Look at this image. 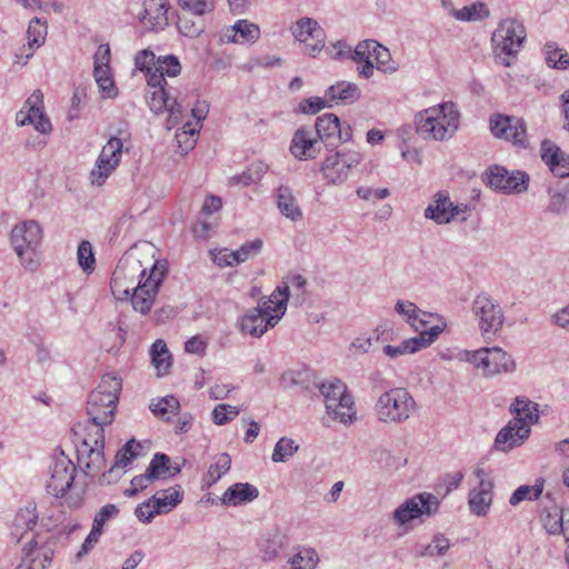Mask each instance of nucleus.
Segmentation results:
<instances>
[{"label": "nucleus", "mask_w": 569, "mask_h": 569, "mask_svg": "<svg viewBox=\"0 0 569 569\" xmlns=\"http://www.w3.org/2000/svg\"><path fill=\"white\" fill-rule=\"evenodd\" d=\"M395 310L399 315L406 317L407 320L410 322V325L415 328V330L420 329V326L418 325V322L421 326L425 325V319L420 318L419 316H420V313L422 316H426V312L420 311L413 302L398 300L395 306Z\"/></svg>", "instance_id": "obj_46"}, {"label": "nucleus", "mask_w": 569, "mask_h": 569, "mask_svg": "<svg viewBox=\"0 0 569 569\" xmlns=\"http://www.w3.org/2000/svg\"><path fill=\"white\" fill-rule=\"evenodd\" d=\"M119 515V509L113 503H107L96 513L92 527L103 531V526Z\"/></svg>", "instance_id": "obj_62"}, {"label": "nucleus", "mask_w": 569, "mask_h": 569, "mask_svg": "<svg viewBox=\"0 0 569 569\" xmlns=\"http://www.w3.org/2000/svg\"><path fill=\"white\" fill-rule=\"evenodd\" d=\"M200 17L180 16L177 23L179 32L188 38L199 37L204 31V23Z\"/></svg>", "instance_id": "obj_45"}, {"label": "nucleus", "mask_w": 569, "mask_h": 569, "mask_svg": "<svg viewBox=\"0 0 569 569\" xmlns=\"http://www.w3.org/2000/svg\"><path fill=\"white\" fill-rule=\"evenodd\" d=\"M239 415V409L234 406L221 403L214 407L212 420L218 426H223Z\"/></svg>", "instance_id": "obj_57"}, {"label": "nucleus", "mask_w": 569, "mask_h": 569, "mask_svg": "<svg viewBox=\"0 0 569 569\" xmlns=\"http://www.w3.org/2000/svg\"><path fill=\"white\" fill-rule=\"evenodd\" d=\"M38 522V513L36 505L29 503L24 508L18 510L12 522L11 536L17 542H20L24 533L32 530Z\"/></svg>", "instance_id": "obj_30"}, {"label": "nucleus", "mask_w": 569, "mask_h": 569, "mask_svg": "<svg viewBox=\"0 0 569 569\" xmlns=\"http://www.w3.org/2000/svg\"><path fill=\"white\" fill-rule=\"evenodd\" d=\"M180 407V403L178 399L173 396H166L163 398H159L156 401L153 400L149 408L152 411V413L157 417H161L166 420L169 418H166L167 413H176Z\"/></svg>", "instance_id": "obj_48"}, {"label": "nucleus", "mask_w": 569, "mask_h": 569, "mask_svg": "<svg viewBox=\"0 0 569 569\" xmlns=\"http://www.w3.org/2000/svg\"><path fill=\"white\" fill-rule=\"evenodd\" d=\"M458 127L459 111L452 102H443L416 114V132L425 140H448Z\"/></svg>", "instance_id": "obj_3"}, {"label": "nucleus", "mask_w": 569, "mask_h": 569, "mask_svg": "<svg viewBox=\"0 0 569 569\" xmlns=\"http://www.w3.org/2000/svg\"><path fill=\"white\" fill-rule=\"evenodd\" d=\"M183 9L192 14L203 16L211 12L214 8V0H178Z\"/></svg>", "instance_id": "obj_59"}, {"label": "nucleus", "mask_w": 569, "mask_h": 569, "mask_svg": "<svg viewBox=\"0 0 569 569\" xmlns=\"http://www.w3.org/2000/svg\"><path fill=\"white\" fill-rule=\"evenodd\" d=\"M449 14L458 21L475 22L488 19L490 17V10L485 2L475 1L461 9L450 8Z\"/></svg>", "instance_id": "obj_36"}, {"label": "nucleus", "mask_w": 569, "mask_h": 569, "mask_svg": "<svg viewBox=\"0 0 569 569\" xmlns=\"http://www.w3.org/2000/svg\"><path fill=\"white\" fill-rule=\"evenodd\" d=\"M457 358L480 369L486 378L516 370V362L511 355L499 347H485L473 351L462 350L458 352Z\"/></svg>", "instance_id": "obj_9"}, {"label": "nucleus", "mask_w": 569, "mask_h": 569, "mask_svg": "<svg viewBox=\"0 0 569 569\" xmlns=\"http://www.w3.org/2000/svg\"><path fill=\"white\" fill-rule=\"evenodd\" d=\"M168 10L167 0H144L141 23L151 31L163 30L169 23Z\"/></svg>", "instance_id": "obj_27"}, {"label": "nucleus", "mask_w": 569, "mask_h": 569, "mask_svg": "<svg viewBox=\"0 0 569 569\" xmlns=\"http://www.w3.org/2000/svg\"><path fill=\"white\" fill-rule=\"evenodd\" d=\"M383 353L390 358H397L407 353H413L418 351L417 341L412 338L403 340L398 346L386 345L382 348Z\"/></svg>", "instance_id": "obj_58"}, {"label": "nucleus", "mask_w": 569, "mask_h": 569, "mask_svg": "<svg viewBox=\"0 0 569 569\" xmlns=\"http://www.w3.org/2000/svg\"><path fill=\"white\" fill-rule=\"evenodd\" d=\"M94 80L104 98H114L118 93L111 76L110 68L98 67L93 69Z\"/></svg>", "instance_id": "obj_44"}, {"label": "nucleus", "mask_w": 569, "mask_h": 569, "mask_svg": "<svg viewBox=\"0 0 569 569\" xmlns=\"http://www.w3.org/2000/svg\"><path fill=\"white\" fill-rule=\"evenodd\" d=\"M50 477L46 482L47 492L63 498L68 507L77 509L83 503L84 490L73 487L77 467L63 452L54 456L49 467Z\"/></svg>", "instance_id": "obj_4"}, {"label": "nucleus", "mask_w": 569, "mask_h": 569, "mask_svg": "<svg viewBox=\"0 0 569 569\" xmlns=\"http://www.w3.org/2000/svg\"><path fill=\"white\" fill-rule=\"evenodd\" d=\"M286 313V298L274 300L269 296L258 299L257 307L249 309L240 319V330L260 338L273 328Z\"/></svg>", "instance_id": "obj_6"}, {"label": "nucleus", "mask_w": 569, "mask_h": 569, "mask_svg": "<svg viewBox=\"0 0 569 569\" xmlns=\"http://www.w3.org/2000/svg\"><path fill=\"white\" fill-rule=\"evenodd\" d=\"M46 26H43L38 18L30 21L28 27V46L29 49L40 47L44 41Z\"/></svg>", "instance_id": "obj_56"}, {"label": "nucleus", "mask_w": 569, "mask_h": 569, "mask_svg": "<svg viewBox=\"0 0 569 569\" xmlns=\"http://www.w3.org/2000/svg\"><path fill=\"white\" fill-rule=\"evenodd\" d=\"M316 134L327 149L337 148L341 142L349 141L352 137L351 128L341 126L339 118L333 113H325L317 118Z\"/></svg>", "instance_id": "obj_23"}, {"label": "nucleus", "mask_w": 569, "mask_h": 569, "mask_svg": "<svg viewBox=\"0 0 569 569\" xmlns=\"http://www.w3.org/2000/svg\"><path fill=\"white\" fill-rule=\"evenodd\" d=\"M259 550L264 561H272L280 557L283 549L287 547V538L279 533L268 535L259 541Z\"/></svg>", "instance_id": "obj_38"}, {"label": "nucleus", "mask_w": 569, "mask_h": 569, "mask_svg": "<svg viewBox=\"0 0 569 569\" xmlns=\"http://www.w3.org/2000/svg\"><path fill=\"white\" fill-rule=\"evenodd\" d=\"M360 161L361 156L356 151H337L326 157L320 171L329 183L340 184L348 179L350 170Z\"/></svg>", "instance_id": "obj_18"}, {"label": "nucleus", "mask_w": 569, "mask_h": 569, "mask_svg": "<svg viewBox=\"0 0 569 569\" xmlns=\"http://www.w3.org/2000/svg\"><path fill=\"white\" fill-rule=\"evenodd\" d=\"M450 548L449 539L442 533H437L431 542L426 545L420 551L421 557H435L445 555Z\"/></svg>", "instance_id": "obj_53"}, {"label": "nucleus", "mask_w": 569, "mask_h": 569, "mask_svg": "<svg viewBox=\"0 0 569 569\" xmlns=\"http://www.w3.org/2000/svg\"><path fill=\"white\" fill-rule=\"evenodd\" d=\"M123 142L118 137H111L103 146L94 168L90 172L91 183L102 186L118 167L122 154Z\"/></svg>", "instance_id": "obj_20"}, {"label": "nucleus", "mask_w": 569, "mask_h": 569, "mask_svg": "<svg viewBox=\"0 0 569 569\" xmlns=\"http://www.w3.org/2000/svg\"><path fill=\"white\" fill-rule=\"evenodd\" d=\"M148 469L156 480L170 478V458L166 453L157 452L152 457Z\"/></svg>", "instance_id": "obj_49"}, {"label": "nucleus", "mask_w": 569, "mask_h": 569, "mask_svg": "<svg viewBox=\"0 0 569 569\" xmlns=\"http://www.w3.org/2000/svg\"><path fill=\"white\" fill-rule=\"evenodd\" d=\"M322 143L317 134L307 127H301L295 132L290 151L299 160L315 159L322 149Z\"/></svg>", "instance_id": "obj_24"}, {"label": "nucleus", "mask_w": 569, "mask_h": 569, "mask_svg": "<svg viewBox=\"0 0 569 569\" xmlns=\"http://www.w3.org/2000/svg\"><path fill=\"white\" fill-rule=\"evenodd\" d=\"M293 38L303 44L302 51L310 57H317L326 43V32L317 20L302 17L290 27Z\"/></svg>", "instance_id": "obj_14"}, {"label": "nucleus", "mask_w": 569, "mask_h": 569, "mask_svg": "<svg viewBox=\"0 0 569 569\" xmlns=\"http://www.w3.org/2000/svg\"><path fill=\"white\" fill-rule=\"evenodd\" d=\"M262 240L254 239L243 243L239 249L232 252L233 260L237 263H242L260 253L262 249Z\"/></svg>", "instance_id": "obj_52"}, {"label": "nucleus", "mask_w": 569, "mask_h": 569, "mask_svg": "<svg viewBox=\"0 0 569 569\" xmlns=\"http://www.w3.org/2000/svg\"><path fill=\"white\" fill-rule=\"evenodd\" d=\"M52 557V547L49 543H40L33 538L23 548V557L17 569H47Z\"/></svg>", "instance_id": "obj_25"}, {"label": "nucleus", "mask_w": 569, "mask_h": 569, "mask_svg": "<svg viewBox=\"0 0 569 569\" xmlns=\"http://www.w3.org/2000/svg\"><path fill=\"white\" fill-rule=\"evenodd\" d=\"M473 473L478 486L469 491L468 506L472 515L486 517L493 500V479L483 468H477Z\"/></svg>", "instance_id": "obj_22"}, {"label": "nucleus", "mask_w": 569, "mask_h": 569, "mask_svg": "<svg viewBox=\"0 0 569 569\" xmlns=\"http://www.w3.org/2000/svg\"><path fill=\"white\" fill-rule=\"evenodd\" d=\"M156 479L147 468L146 472L133 477L130 481L131 487L124 490L126 497H134L142 489H146Z\"/></svg>", "instance_id": "obj_60"}, {"label": "nucleus", "mask_w": 569, "mask_h": 569, "mask_svg": "<svg viewBox=\"0 0 569 569\" xmlns=\"http://www.w3.org/2000/svg\"><path fill=\"white\" fill-rule=\"evenodd\" d=\"M439 503V499L432 493L415 495L395 510L393 519L402 526L418 518L431 517L438 511Z\"/></svg>", "instance_id": "obj_17"}, {"label": "nucleus", "mask_w": 569, "mask_h": 569, "mask_svg": "<svg viewBox=\"0 0 569 569\" xmlns=\"http://www.w3.org/2000/svg\"><path fill=\"white\" fill-rule=\"evenodd\" d=\"M325 399L327 413L342 423H352L356 419V408L352 395L339 379H330L319 387Z\"/></svg>", "instance_id": "obj_10"}, {"label": "nucleus", "mask_w": 569, "mask_h": 569, "mask_svg": "<svg viewBox=\"0 0 569 569\" xmlns=\"http://www.w3.org/2000/svg\"><path fill=\"white\" fill-rule=\"evenodd\" d=\"M259 496V490L251 483L238 482L233 486L229 487L222 498L221 501L227 506H238L247 502H251L257 499Z\"/></svg>", "instance_id": "obj_32"}, {"label": "nucleus", "mask_w": 569, "mask_h": 569, "mask_svg": "<svg viewBox=\"0 0 569 569\" xmlns=\"http://www.w3.org/2000/svg\"><path fill=\"white\" fill-rule=\"evenodd\" d=\"M416 409V400L405 388H391L381 393L373 407L378 421L395 425L407 421Z\"/></svg>", "instance_id": "obj_7"}, {"label": "nucleus", "mask_w": 569, "mask_h": 569, "mask_svg": "<svg viewBox=\"0 0 569 569\" xmlns=\"http://www.w3.org/2000/svg\"><path fill=\"white\" fill-rule=\"evenodd\" d=\"M276 199L279 211L291 221H299L302 219V211L293 194V191L288 186H280L276 190Z\"/></svg>", "instance_id": "obj_33"}, {"label": "nucleus", "mask_w": 569, "mask_h": 569, "mask_svg": "<svg viewBox=\"0 0 569 569\" xmlns=\"http://www.w3.org/2000/svg\"><path fill=\"white\" fill-rule=\"evenodd\" d=\"M547 63L552 68L567 69L569 67V54L555 44H547Z\"/></svg>", "instance_id": "obj_55"}, {"label": "nucleus", "mask_w": 569, "mask_h": 569, "mask_svg": "<svg viewBox=\"0 0 569 569\" xmlns=\"http://www.w3.org/2000/svg\"><path fill=\"white\" fill-rule=\"evenodd\" d=\"M547 211L556 216H565L569 213V182L548 188Z\"/></svg>", "instance_id": "obj_37"}, {"label": "nucleus", "mask_w": 569, "mask_h": 569, "mask_svg": "<svg viewBox=\"0 0 569 569\" xmlns=\"http://www.w3.org/2000/svg\"><path fill=\"white\" fill-rule=\"evenodd\" d=\"M77 261L83 272L90 274L94 270L96 258L92 246L88 240H82L77 250Z\"/></svg>", "instance_id": "obj_47"}, {"label": "nucleus", "mask_w": 569, "mask_h": 569, "mask_svg": "<svg viewBox=\"0 0 569 569\" xmlns=\"http://www.w3.org/2000/svg\"><path fill=\"white\" fill-rule=\"evenodd\" d=\"M326 107H331L329 101L326 99V94L323 98L311 97L303 99L299 104L300 111L306 114H316Z\"/></svg>", "instance_id": "obj_63"}, {"label": "nucleus", "mask_w": 569, "mask_h": 569, "mask_svg": "<svg viewBox=\"0 0 569 569\" xmlns=\"http://www.w3.org/2000/svg\"><path fill=\"white\" fill-rule=\"evenodd\" d=\"M489 187L502 193H522L528 189L529 176L525 171L508 170L502 166H490L486 170Z\"/></svg>", "instance_id": "obj_15"}, {"label": "nucleus", "mask_w": 569, "mask_h": 569, "mask_svg": "<svg viewBox=\"0 0 569 569\" xmlns=\"http://www.w3.org/2000/svg\"><path fill=\"white\" fill-rule=\"evenodd\" d=\"M492 43L497 56L505 54L501 58L503 66H510L509 57H515L523 46L526 40V29L523 24L513 18H507L499 22L497 29L492 33Z\"/></svg>", "instance_id": "obj_11"}, {"label": "nucleus", "mask_w": 569, "mask_h": 569, "mask_svg": "<svg viewBox=\"0 0 569 569\" xmlns=\"http://www.w3.org/2000/svg\"><path fill=\"white\" fill-rule=\"evenodd\" d=\"M489 129L498 139L509 141L520 149L529 148L527 126L522 118L495 113L489 118Z\"/></svg>", "instance_id": "obj_12"}, {"label": "nucleus", "mask_w": 569, "mask_h": 569, "mask_svg": "<svg viewBox=\"0 0 569 569\" xmlns=\"http://www.w3.org/2000/svg\"><path fill=\"white\" fill-rule=\"evenodd\" d=\"M452 209L453 202L450 200L449 193L438 191L433 194L432 201L425 209V218L438 224H447L453 220Z\"/></svg>", "instance_id": "obj_29"}, {"label": "nucleus", "mask_w": 569, "mask_h": 569, "mask_svg": "<svg viewBox=\"0 0 569 569\" xmlns=\"http://www.w3.org/2000/svg\"><path fill=\"white\" fill-rule=\"evenodd\" d=\"M472 312L483 335L496 333L503 326L505 317L500 305L486 293L475 298Z\"/></svg>", "instance_id": "obj_19"}, {"label": "nucleus", "mask_w": 569, "mask_h": 569, "mask_svg": "<svg viewBox=\"0 0 569 569\" xmlns=\"http://www.w3.org/2000/svg\"><path fill=\"white\" fill-rule=\"evenodd\" d=\"M261 31L257 23L246 19H240L233 26L226 29L221 34V40L227 43H256L260 38Z\"/></svg>", "instance_id": "obj_28"}, {"label": "nucleus", "mask_w": 569, "mask_h": 569, "mask_svg": "<svg viewBox=\"0 0 569 569\" xmlns=\"http://www.w3.org/2000/svg\"><path fill=\"white\" fill-rule=\"evenodd\" d=\"M183 499V490L181 486L177 485L154 493L150 501L154 512L168 513L176 508Z\"/></svg>", "instance_id": "obj_31"}, {"label": "nucleus", "mask_w": 569, "mask_h": 569, "mask_svg": "<svg viewBox=\"0 0 569 569\" xmlns=\"http://www.w3.org/2000/svg\"><path fill=\"white\" fill-rule=\"evenodd\" d=\"M515 415L497 435L495 446L501 451L518 447L530 436L531 426L539 420L538 403L525 397H517L510 407Z\"/></svg>", "instance_id": "obj_2"}, {"label": "nucleus", "mask_w": 569, "mask_h": 569, "mask_svg": "<svg viewBox=\"0 0 569 569\" xmlns=\"http://www.w3.org/2000/svg\"><path fill=\"white\" fill-rule=\"evenodd\" d=\"M142 270L140 261L131 256H127L119 261L110 282L112 295L117 300H128L137 286L136 278H140Z\"/></svg>", "instance_id": "obj_16"}, {"label": "nucleus", "mask_w": 569, "mask_h": 569, "mask_svg": "<svg viewBox=\"0 0 569 569\" xmlns=\"http://www.w3.org/2000/svg\"><path fill=\"white\" fill-rule=\"evenodd\" d=\"M287 563L290 569H315L319 563V556L313 548L298 547Z\"/></svg>", "instance_id": "obj_40"}, {"label": "nucleus", "mask_w": 569, "mask_h": 569, "mask_svg": "<svg viewBox=\"0 0 569 569\" xmlns=\"http://www.w3.org/2000/svg\"><path fill=\"white\" fill-rule=\"evenodd\" d=\"M231 467V457L228 453H220L216 457V461L209 466L207 473L203 477V483L211 487L224 476Z\"/></svg>", "instance_id": "obj_41"}, {"label": "nucleus", "mask_w": 569, "mask_h": 569, "mask_svg": "<svg viewBox=\"0 0 569 569\" xmlns=\"http://www.w3.org/2000/svg\"><path fill=\"white\" fill-rule=\"evenodd\" d=\"M157 59L151 50L144 49L136 54L134 64L137 69L146 73L148 79V76L156 71Z\"/></svg>", "instance_id": "obj_54"}, {"label": "nucleus", "mask_w": 569, "mask_h": 569, "mask_svg": "<svg viewBox=\"0 0 569 569\" xmlns=\"http://www.w3.org/2000/svg\"><path fill=\"white\" fill-rule=\"evenodd\" d=\"M122 389V380L113 375H104L98 387L91 392L87 403V415L90 425L82 440V447L78 450L79 460L87 455L84 468L88 473L94 476L104 467V426L113 421L119 395Z\"/></svg>", "instance_id": "obj_1"}, {"label": "nucleus", "mask_w": 569, "mask_h": 569, "mask_svg": "<svg viewBox=\"0 0 569 569\" xmlns=\"http://www.w3.org/2000/svg\"><path fill=\"white\" fill-rule=\"evenodd\" d=\"M543 485L545 480L538 478L532 486L525 485L518 487L510 496L509 503L516 507L525 500H537L542 495Z\"/></svg>", "instance_id": "obj_42"}, {"label": "nucleus", "mask_w": 569, "mask_h": 569, "mask_svg": "<svg viewBox=\"0 0 569 569\" xmlns=\"http://www.w3.org/2000/svg\"><path fill=\"white\" fill-rule=\"evenodd\" d=\"M307 284V280L301 274H289L282 282L281 286H278L273 292L270 295V297L277 302V300H281L282 298H286V305L288 303L289 299V290L290 288L300 291L301 293L305 290V287Z\"/></svg>", "instance_id": "obj_43"}, {"label": "nucleus", "mask_w": 569, "mask_h": 569, "mask_svg": "<svg viewBox=\"0 0 569 569\" xmlns=\"http://www.w3.org/2000/svg\"><path fill=\"white\" fill-rule=\"evenodd\" d=\"M541 160L557 177H569V154L562 151L555 142L545 139L540 147Z\"/></svg>", "instance_id": "obj_26"}, {"label": "nucleus", "mask_w": 569, "mask_h": 569, "mask_svg": "<svg viewBox=\"0 0 569 569\" xmlns=\"http://www.w3.org/2000/svg\"><path fill=\"white\" fill-rule=\"evenodd\" d=\"M149 90L147 92V102L150 110L156 113L169 112V128L176 126L182 113L183 108L178 102V97L172 92L174 89L170 84L147 83Z\"/></svg>", "instance_id": "obj_13"}, {"label": "nucleus", "mask_w": 569, "mask_h": 569, "mask_svg": "<svg viewBox=\"0 0 569 569\" xmlns=\"http://www.w3.org/2000/svg\"><path fill=\"white\" fill-rule=\"evenodd\" d=\"M181 72V64L179 59L173 56L159 57L157 59L156 71L148 76V83L169 84L166 80L168 77H177Z\"/></svg>", "instance_id": "obj_34"}, {"label": "nucleus", "mask_w": 569, "mask_h": 569, "mask_svg": "<svg viewBox=\"0 0 569 569\" xmlns=\"http://www.w3.org/2000/svg\"><path fill=\"white\" fill-rule=\"evenodd\" d=\"M420 329L417 330L419 333L416 337H412L417 341L418 351L420 349L427 348L430 346L443 331V326H432L430 328H426L427 321L425 320V325L421 326L419 322Z\"/></svg>", "instance_id": "obj_51"}, {"label": "nucleus", "mask_w": 569, "mask_h": 569, "mask_svg": "<svg viewBox=\"0 0 569 569\" xmlns=\"http://www.w3.org/2000/svg\"><path fill=\"white\" fill-rule=\"evenodd\" d=\"M16 120L19 126L32 124L40 133L47 134L51 132L52 126L44 113L43 93L41 90H34L31 93L22 109L17 113Z\"/></svg>", "instance_id": "obj_21"}, {"label": "nucleus", "mask_w": 569, "mask_h": 569, "mask_svg": "<svg viewBox=\"0 0 569 569\" xmlns=\"http://www.w3.org/2000/svg\"><path fill=\"white\" fill-rule=\"evenodd\" d=\"M326 99L331 104L335 103H352L357 101L360 96V89L357 84L347 81H339L330 86L326 91Z\"/></svg>", "instance_id": "obj_35"}, {"label": "nucleus", "mask_w": 569, "mask_h": 569, "mask_svg": "<svg viewBox=\"0 0 569 569\" xmlns=\"http://www.w3.org/2000/svg\"><path fill=\"white\" fill-rule=\"evenodd\" d=\"M375 48H377L376 40L360 41L353 50L351 49L350 59L356 63H362V61L370 58L371 51L375 52Z\"/></svg>", "instance_id": "obj_64"}, {"label": "nucleus", "mask_w": 569, "mask_h": 569, "mask_svg": "<svg viewBox=\"0 0 569 569\" xmlns=\"http://www.w3.org/2000/svg\"><path fill=\"white\" fill-rule=\"evenodd\" d=\"M298 449L299 446L292 439L282 437L274 446L272 460L274 462H286L298 451Z\"/></svg>", "instance_id": "obj_50"}, {"label": "nucleus", "mask_w": 569, "mask_h": 569, "mask_svg": "<svg viewBox=\"0 0 569 569\" xmlns=\"http://www.w3.org/2000/svg\"><path fill=\"white\" fill-rule=\"evenodd\" d=\"M150 356L158 376L167 375L171 367V353L163 340L158 339L152 343Z\"/></svg>", "instance_id": "obj_39"}, {"label": "nucleus", "mask_w": 569, "mask_h": 569, "mask_svg": "<svg viewBox=\"0 0 569 569\" xmlns=\"http://www.w3.org/2000/svg\"><path fill=\"white\" fill-rule=\"evenodd\" d=\"M42 237V228L36 220L21 221L11 229L10 244L26 271L34 272L40 266L39 248Z\"/></svg>", "instance_id": "obj_5"}, {"label": "nucleus", "mask_w": 569, "mask_h": 569, "mask_svg": "<svg viewBox=\"0 0 569 569\" xmlns=\"http://www.w3.org/2000/svg\"><path fill=\"white\" fill-rule=\"evenodd\" d=\"M377 48H375L376 58H375V64L378 70H382L385 73H392L397 70V67L393 64H389L390 62V52L389 50L381 46L379 42L376 41Z\"/></svg>", "instance_id": "obj_61"}, {"label": "nucleus", "mask_w": 569, "mask_h": 569, "mask_svg": "<svg viewBox=\"0 0 569 569\" xmlns=\"http://www.w3.org/2000/svg\"><path fill=\"white\" fill-rule=\"evenodd\" d=\"M168 272L167 261H154L147 276V268L140 272V279L129 298L134 311L148 315Z\"/></svg>", "instance_id": "obj_8"}]
</instances>
